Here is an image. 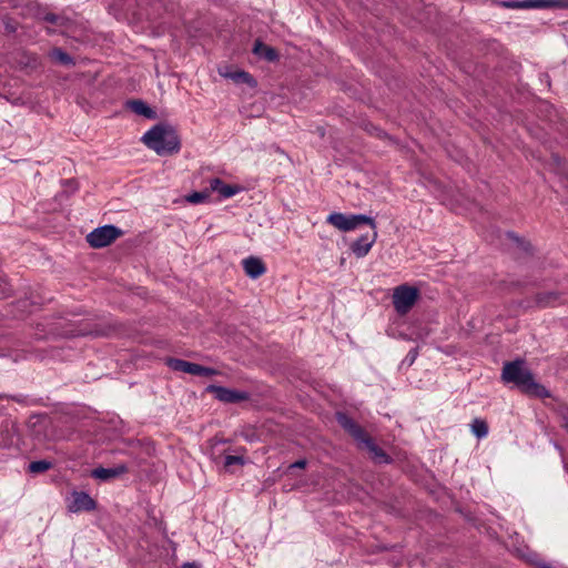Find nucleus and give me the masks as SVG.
<instances>
[{
  "mask_svg": "<svg viewBox=\"0 0 568 568\" xmlns=\"http://www.w3.org/2000/svg\"><path fill=\"white\" fill-rule=\"evenodd\" d=\"M377 239L376 229H372L371 234H364L359 239H357L351 246L352 252L356 257L361 258L368 254L373 244Z\"/></svg>",
  "mask_w": 568,
  "mask_h": 568,
  "instance_id": "nucleus-10",
  "label": "nucleus"
},
{
  "mask_svg": "<svg viewBox=\"0 0 568 568\" xmlns=\"http://www.w3.org/2000/svg\"><path fill=\"white\" fill-rule=\"evenodd\" d=\"M142 141L159 155L173 154L180 150V140L175 131L163 125H155L145 132Z\"/></svg>",
  "mask_w": 568,
  "mask_h": 568,
  "instance_id": "nucleus-2",
  "label": "nucleus"
},
{
  "mask_svg": "<svg viewBox=\"0 0 568 568\" xmlns=\"http://www.w3.org/2000/svg\"><path fill=\"white\" fill-rule=\"evenodd\" d=\"M326 221L328 224L343 232L353 231L361 224H368L372 229H376L375 221L364 214L345 215L343 213L334 212L327 216Z\"/></svg>",
  "mask_w": 568,
  "mask_h": 568,
  "instance_id": "nucleus-3",
  "label": "nucleus"
},
{
  "mask_svg": "<svg viewBox=\"0 0 568 568\" xmlns=\"http://www.w3.org/2000/svg\"><path fill=\"white\" fill-rule=\"evenodd\" d=\"M3 283H4V277H3V275L0 274V287L2 286Z\"/></svg>",
  "mask_w": 568,
  "mask_h": 568,
  "instance_id": "nucleus-29",
  "label": "nucleus"
},
{
  "mask_svg": "<svg viewBox=\"0 0 568 568\" xmlns=\"http://www.w3.org/2000/svg\"><path fill=\"white\" fill-rule=\"evenodd\" d=\"M219 73L223 78L231 79V80H233L236 83H246L250 87H254L256 84V82L253 79V77L250 73L245 72V71H234V72H232V71L220 69Z\"/></svg>",
  "mask_w": 568,
  "mask_h": 568,
  "instance_id": "nucleus-17",
  "label": "nucleus"
},
{
  "mask_svg": "<svg viewBox=\"0 0 568 568\" xmlns=\"http://www.w3.org/2000/svg\"><path fill=\"white\" fill-rule=\"evenodd\" d=\"M253 51L257 55L265 58L267 61H274L277 58V52L261 41H256L254 43Z\"/></svg>",
  "mask_w": 568,
  "mask_h": 568,
  "instance_id": "nucleus-19",
  "label": "nucleus"
},
{
  "mask_svg": "<svg viewBox=\"0 0 568 568\" xmlns=\"http://www.w3.org/2000/svg\"><path fill=\"white\" fill-rule=\"evenodd\" d=\"M306 466V460L304 459H301V460H297L295 462L294 464L291 465V467L293 468H304Z\"/></svg>",
  "mask_w": 568,
  "mask_h": 568,
  "instance_id": "nucleus-27",
  "label": "nucleus"
},
{
  "mask_svg": "<svg viewBox=\"0 0 568 568\" xmlns=\"http://www.w3.org/2000/svg\"><path fill=\"white\" fill-rule=\"evenodd\" d=\"M504 6L510 9H568V0H509L505 1Z\"/></svg>",
  "mask_w": 568,
  "mask_h": 568,
  "instance_id": "nucleus-6",
  "label": "nucleus"
},
{
  "mask_svg": "<svg viewBox=\"0 0 568 568\" xmlns=\"http://www.w3.org/2000/svg\"><path fill=\"white\" fill-rule=\"evenodd\" d=\"M210 193L216 192L222 199H230L236 195L241 187L237 185L225 184L221 179L215 178L210 181Z\"/></svg>",
  "mask_w": 568,
  "mask_h": 568,
  "instance_id": "nucleus-12",
  "label": "nucleus"
},
{
  "mask_svg": "<svg viewBox=\"0 0 568 568\" xmlns=\"http://www.w3.org/2000/svg\"><path fill=\"white\" fill-rule=\"evenodd\" d=\"M560 296L556 292L538 293L536 305L539 307L555 306L559 303Z\"/></svg>",
  "mask_w": 568,
  "mask_h": 568,
  "instance_id": "nucleus-18",
  "label": "nucleus"
},
{
  "mask_svg": "<svg viewBox=\"0 0 568 568\" xmlns=\"http://www.w3.org/2000/svg\"><path fill=\"white\" fill-rule=\"evenodd\" d=\"M242 265L245 274L253 280L261 277L266 272L263 261L255 256L244 258Z\"/></svg>",
  "mask_w": 568,
  "mask_h": 568,
  "instance_id": "nucleus-13",
  "label": "nucleus"
},
{
  "mask_svg": "<svg viewBox=\"0 0 568 568\" xmlns=\"http://www.w3.org/2000/svg\"><path fill=\"white\" fill-rule=\"evenodd\" d=\"M471 432L477 438H484L488 435V425L485 420L476 418L471 423Z\"/></svg>",
  "mask_w": 568,
  "mask_h": 568,
  "instance_id": "nucleus-22",
  "label": "nucleus"
},
{
  "mask_svg": "<svg viewBox=\"0 0 568 568\" xmlns=\"http://www.w3.org/2000/svg\"><path fill=\"white\" fill-rule=\"evenodd\" d=\"M122 231L114 225L100 226L87 235V241L92 247H104L115 241Z\"/></svg>",
  "mask_w": 568,
  "mask_h": 568,
  "instance_id": "nucleus-5",
  "label": "nucleus"
},
{
  "mask_svg": "<svg viewBox=\"0 0 568 568\" xmlns=\"http://www.w3.org/2000/svg\"><path fill=\"white\" fill-rule=\"evenodd\" d=\"M361 447L366 448L377 463L388 464L390 462L388 455L378 447L369 436L364 440Z\"/></svg>",
  "mask_w": 568,
  "mask_h": 568,
  "instance_id": "nucleus-16",
  "label": "nucleus"
},
{
  "mask_svg": "<svg viewBox=\"0 0 568 568\" xmlns=\"http://www.w3.org/2000/svg\"><path fill=\"white\" fill-rule=\"evenodd\" d=\"M44 21H47L49 23H52V24L61 26L62 21H63V18H61V17L54 14V13H47L44 16Z\"/></svg>",
  "mask_w": 568,
  "mask_h": 568,
  "instance_id": "nucleus-25",
  "label": "nucleus"
},
{
  "mask_svg": "<svg viewBox=\"0 0 568 568\" xmlns=\"http://www.w3.org/2000/svg\"><path fill=\"white\" fill-rule=\"evenodd\" d=\"M336 419L338 424L358 443L359 446L368 437L366 432L346 414L337 413Z\"/></svg>",
  "mask_w": 568,
  "mask_h": 568,
  "instance_id": "nucleus-8",
  "label": "nucleus"
},
{
  "mask_svg": "<svg viewBox=\"0 0 568 568\" xmlns=\"http://www.w3.org/2000/svg\"><path fill=\"white\" fill-rule=\"evenodd\" d=\"M183 568H197V566L195 564L186 562Z\"/></svg>",
  "mask_w": 568,
  "mask_h": 568,
  "instance_id": "nucleus-28",
  "label": "nucleus"
},
{
  "mask_svg": "<svg viewBox=\"0 0 568 568\" xmlns=\"http://www.w3.org/2000/svg\"><path fill=\"white\" fill-rule=\"evenodd\" d=\"M129 105L131 110L139 115H143L148 119H152L154 116V111L141 100L130 101Z\"/></svg>",
  "mask_w": 568,
  "mask_h": 568,
  "instance_id": "nucleus-20",
  "label": "nucleus"
},
{
  "mask_svg": "<svg viewBox=\"0 0 568 568\" xmlns=\"http://www.w3.org/2000/svg\"><path fill=\"white\" fill-rule=\"evenodd\" d=\"M211 193L209 187L200 192H193L186 196V201L192 204H200L205 202L210 197Z\"/></svg>",
  "mask_w": 568,
  "mask_h": 568,
  "instance_id": "nucleus-24",
  "label": "nucleus"
},
{
  "mask_svg": "<svg viewBox=\"0 0 568 568\" xmlns=\"http://www.w3.org/2000/svg\"><path fill=\"white\" fill-rule=\"evenodd\" d=\"M50 57L63 64V65H73L74 64V60L67 53L64 52L62 49L60 48H54L51 52H50Z\"/></svg>",
  "mask_w": 568,
  "mask_h": 568,
  "instance_id": "nucleus-21",
  "label": "nucleus"
},
{
  "mask_svg": "<svg viewBox=\"0 0 568 568\" xmlns=\"http://www.w3.org/2000/svg\"><path fill=\"white\" fill-rule=\"evenodd\" d=\"M501 378L506 383H514L523 390L536 395H547L546 389L534 381L531 372L525 366V362L516 359L505 363L503 367Z\"/></svg>",
  "mask_w": 568,
  "mask_h": 568,
  "instance_id": "nucleus-1",
  "label": "nucleus"
},
{
  "mask_svg": "<svg viewBox=\"0 0 568 568\" xmlns=\"http://www.w3.org/2000/svg\"><path fill=\"white\" fill-rule=\"evenodd\" d=\"M212 459L216 465H222L226 471H233L234 466H243L245 459L243 455H212Z\"/></svg>",
  "mask_w": 568,
  "mask_h": 568,
  "instance_id": "nucleus-15",
  "label": "nucleus"
},
{
  "mask_svg": "<svg viewBox=\"0 0 568 568\" xmlns=\"http://www.w3.org/2000/svg\"><path fill=\"white\" fill-rule=\"evenodd\" d=\"M53 467L51 462L48 460H34L31 462L28 466V470L31 474H41L44 473Z\"/></svg>",
  "mask_w": 568,
  "mask_h": 568,
  "instance_id": "nucleus-23",
  "label": "nucleus"
},
{
  "mask_svg": "<svg viewBox=\"0 0 568 568\" xmlns=\"http://www.w3.org/2000/svg\"><path fill=\"white\" fill-rule=\"evenodd\" d=\"M209 389L219 400L225 403H239L247 398V394L244 392H237L222 386H210Z\"/></svg>",
  "mask_w": 568,
  "mask_h": 568,
  "instance_id": "nucleus-11",
  "label": "nucleus"
},
{
  "mask_svg": "<svg viewBox=\"0 0 568 568\" xmlns=\"http://www.w3.org/2000/svg\"><path fill=\"white\" fill-rule=\"evenodd\" d=\"M169 365L174 371H180L194 376H213L216 374V371L213 368L178 358H171L169 361Z\"/></svg>",
  "mask_w": 568,
  "mask_h": 568,
  "instance_id": "nucleus-7",
  "label": "nucleus"
},
{
  "mask_svg": "<svg viewBox=\"0 0 568 568\" xmlns=\"http://www.w3.org/2000/svg\"><path fill=\"white\" fill-rule=\"evenodd\" d=\"M416 356H417V352H416V349H412V351L407 354L406 359L409 362V364H413V362L415 361Z\"/></svg>",
  "mask_w": 568,
  "mask_h": 568,
  "instance_id": "nucleus-26",
  "label": "nucleus"
},
{
  "mask_svg": "<svg viewBox=\"0 0 568 568\" xmlns=\"http://www.w3.org/2000/svg\"><path fill=\"white\" fill-rule=\"evenodd\" d=\"M95 501L91 496L84 491H74L72 494V500L68 505V509L71 513L90 511L95 509Z\"/></svg>",
  "mask_w": 568,
  "mask_h": 568,
  "instance_id": "nucleus-9",
  "label": "nucleus"
},
{
  "mask_svg": "<svg viewBox=\"0 0 568 568\" xmlns=\"http://www.w3.org/2000/svg\"><path fill=\"white\" fill-rule=\"evenodd\" d=\"M128 471L125 464H119L112 468L98 467L91 471V476L95 479L106 481L112 478L119 477Z\"/></svg>",
  "mask_w": 568,
  "mask_h": 568,
  "instance_id": "nucleus-14",
  "label": "nucleus"
},
{
  "mask_svg": "<svg viewBox=\"0 0 568 568\" xmlns=\"http://www.w3.org/2000/svg\"><path fill=\"white\" fill-rule=\"evenodd\" d=\"M419 297L418 288L408 284H402L394 288L393 305L395 311L400 314H407Z\"/></svg>",
  "mask_w": 568,
  "mask_h": 568,
  "instance_id": "nucleus-4",
  "label": "nucleus"
}]
</instances>
